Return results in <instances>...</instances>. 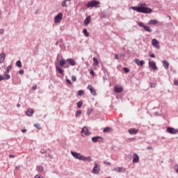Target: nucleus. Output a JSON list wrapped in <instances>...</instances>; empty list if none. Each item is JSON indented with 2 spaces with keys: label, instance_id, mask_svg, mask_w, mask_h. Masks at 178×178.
I'll return each instance as SVG.
<instances>
[{
  "label": "nucleus",
  "instance_id": "nucleus-60",
  "mask_svg": "<svg viewBox=\"0 0 178 178\" xmlns=\"http://www.w3.org/2000/svg\"><path fill=\"white\" fill-rule=\"evenodd\" d=\"M3 33H5V30H3V29H0V34H3Z\"/></svg>",
  "mask_w": 178,
  "mask_h": 178
},
{
  "label": "nucleus",
  "instance_id": "nucleus-20",
  "mask_svg": "<svg viewBox=\"0 0 178 178\" xmlns=\"http://www.w3.org/2000/svg\"><path fill=\"white\" fill-rule=\"evenodd\" d=\"M87 88L90 91V94H92V95H97V92H95V89L92 86L89 85Z\"/></svg>",
  "mask_w": 178,
  "mask_h": 178
},
{
  "label": "nucleus",
  "instance_id": "nucleus-9",
  "mask_svg": "<svg viewBox=\"0 0 178 178\" xmlns=\"http://www.w3.org/2000/svg\"><path fill=\"white\" fill-rule=\"evenodd\" d=\"M76 65H77L76 60H74V58H70L67 59V65L65 67L69 68L70 66H76Z\"/></svg>",
  "mask_w": 178,
  "mask_h": 178
},
{
  "label": "nucleus",
  "instance_id": "nucleus-11",
  "mask_svg": "<svg viewBox=\"0 0 178 178\" xmlns=\"http://www.w3.org/2000/svg\"><path fill=\"white\" fill-rule=\"evenodd\" d=\"M149 69H152V70H159L158 66H156V63L151 61V59H149Z\"/></svg>",
  "mask_w": 178,
  "mask_h": 178
},
{
  "label": "nucleus",
  "instance_id": "nucleus-34",
  "mask_svg": "<svg viewBox=\"0 0 178 178\" xmlns=\"http://www.w3.org/2000/svg\"><path fill=\"white\" fill-rule=\"evenodd\" d=\"M122 70L124 71V72L127 74V73H130V68L127 67H124L122 68Z\"/></svg>",
  "mask_w": 178,
  "mask_h": 178
},
{
  "label": "nucleus",
  "instance_id": "nucleus-44",
  "mask_svg": "<svg viewBox=\"0 0 178 178\" xmlns=\"http://www.w3.org/2000/svg\"><path fill=\"white\" fill-rule=\"evenodd\" d=\"M65 81H66L67 84H69V86H72V81L70 79H66Z\"/></svg>",
  "mask_w": 178,
  "mask_h": 178
},
{
  "label": "nucleus",
  "instance_id": "nucleus-63",
  "mask_svg": "<svg viewBox=\"0 0 178 178\" xmlns=\"http://www.w3.org/2000/svg\"><path fill=\"white\" fill-rule=\"evenodd\" d=\"M20 169V165L16 166L15 170H19Z\"/></svg>",
  "mask_w": 178,
  "mask_h": 178
},
{
  "label": "nucleus",
  "instance_id": "nucleus-39",
  "mask_svg": "<svg viewBox=\"0 0 178 178\" xmlns=\"http://www.w3.org/2000/svg\"><path fill=\"white\" fill-rule=\"evenodd\" d=\"M34 127H35L38 130H41V124L39 123H35L33 124Z\"/></svg>",
  "mask_w": 178,
  "mask_h": 178
},
{
  "label": "nucleus",
  "instance_id": "nucleus-41",
  "mask_svg": "<svg viewBox=\"0 0 178 178\" xmlns=\"http://www.w3.org/2000/svg\"><path fill=\"white\" fill-rule=\"evenodd\" d=\"M37 168H38L39 172H44V167H42V165L37 166Z\"/></svg>",
  "mask_w": 178,
  "mask_h": 178
},
{
  "label": "nucleus",
  "instance_id": "nucleus-43",
  "mask_svg": "<svg viewBox=\"0 0 178 178\" xmlns=\"http://www.w3.org/2000/svg\"><path fill=\"white\" fill-rule=\"evenodd\" d=\"M149 86H150V88H155V87L156 86V83H153V82H150Z\"/></svg>",
  "mask_w": 178,
  "mask_h": 178
},
{
  "label": "nucleus",
  "instance_id": "nucleus-48",
  "mask_svg": "<svg viewBox=\"0 0 178 178\" xmlns=\"http://www.w3.org/2000/svg\"><path fill=\"white\" fill-rule=\"evenodd\" d=\"M34 178H44V177L40 174H38L34 177Z\"/></svg>",
  "mask_w": 178,
  "mask_h": 178
},
{
  "label": "nucleus",
  "instance_id": "nucleus-2",
  "mask_svg": "<svg viewBox=\"0 0 178 178\" xmlns=\"http://www.w3.org/2000/svg\"><path fill=\"white\" fill-rule=\"evenodd\" d=\"M55 65L56 72H57L60 74H62V76H65V70L63 69H68V67H66V65H67V59L65 60V58H63V57H62V58L60 60V63L58 64V62H56Z\"/></svg>",
  "mask_w": 178,
  "mask_h": 178
},
{
  "label": "nucleus",
  "instance_id": "nucleus-32",
  "mask_svg": "<svg viewBox=\"0 0 178 178\" xmlns=\"http://www.w3.org/2000/svg\"><path fill=\"white\" fill-rule=\"evenodd\" d=\"M81 113H83V111L81 110H77L75 113V118H79V116H81Z\"/></svg>",
  "mask_w": 178,
  "mask_h": 178
},
{
  "label": "nucleus",
  "instance_id": "nucleus-56",
  "mask_svg": "<svg viewBox=\"0 0 178 178\" xmlns=\"http://www.w3.org/2000/svg\"><path fill=\"white\" fill-rule=\"evenodd\" d=\"M59 44H63V39L60 38L58 40H57Z\"/></svg>",
  "mask_w": 178,
  "mask_h": 178
},
{
  "label": "nucleus",
  "instance_id": "nucleus-36",
  "mask_svg": "<svg viewBox=\"0 0 178 178\" xmlns=\"http://www.w3.org/2000/svg\"><path fill=\"white\" fill-rule=\"evenodd\" d=\"M93 111H94L93 108H88L87 112H86V115L88 116H90V115H91V113H92Z\"/></svg>",
  "mask_w": 178,
  "mask_h": 178
},
{
  "label": "nucleus",
  "instance_id": "nucleus-61",
  "mask_svg": "<svg viewBox=\"0 0 178 178\" xmlns=\"http://www.w3.org/2000/svg\"><path fill=\"white\" fill-rule=\"evenodd\" d=\"M21 131H22V133H26L27 132V129L24 128L23 129L21 130Z\"/></svg>",
  "mask_w": 178,
  "mask_h": 178
},
{
  "label": "nucleus",
  "instance_id": "nucleus-53",
  "mask_svg": "<svg viewBox=\"0 0 178 178\" xmlns=\"http://www.w3.org/2000/svg\"><path fill=\"white\" fill-rule=\"evenodd\" d=\"M104 165H107L108 166H109V165H111V162H109V161H104Z\"/></svg>",
  "mask_w": 178,
  "mask_h": 178
},
{
  "label": "nucleus",
  "instance_id": "nucleus-19",
  "mask_svg": "<svg viewBox=\"0 0 178 178\" xmlns=\"http://www.w3.org/2000/svg\"><path fill=\"white\" fill-rule=\"evenodd\" d=\"M26 116H29V118L33 116L34 115V109L33 108H28L26 111Z\"/></svg>",
  "mask_w": 178,
  "mask_h": 178
},
{
  "label": "nucleus",
  "instance_id": "nucleus-5",
  "mask_svg": "<svg viewBox=\"0 0 178 178\" xmlns=\"http://www.w3.org/2000/svg\"><path fill=\"white\" fill-rule=\"evenodd\" d=\"M63 19V13H58L54 18V22L56 24H58V23H60L62 22V19Z\"/></svg>",
  "mask_w": 178,
  "mask_h": 178
},
{
  "label": "nucleus",
  "instance_id": "nucleus-59",
  "mask_svg": "<svg viewBox=\"0 0 178 178\" xmlns=\"http://www.w3.org/2000/svg\"><path fill=\"white\" fill-rule=\"evenodd\" d=\"M155 116H161V114H159V111H156L154 113Z\"/></svg>",
  "mask_w": 178,
  "mask_h": 178
},
{
  "label": "nucleus",
  "instance_id": "nucleus-55",
  "mask_svg": "<svg viewBox=\"0 0 178 178\" xmlns=\"http://www.w3.org/2000/svg\"><path fill=\"white\" fill-rule=\"evenodd\" d=\"M8 157L10 159H12V158H16V156L15 154H9Z\"/></svg>",
  "mask_w": 178,
  "mask_h": 178
},
{
  "label": "nucleus",
  "instance_id": "nucleus-62",
  "mask_svg": "<svg viewBox=\"0 0 178 178\" xmlns=\"http://www.w3.org/2000/svg\"><path fill=\"white\" fill-rule=\"evenodd\" d=\"M120 56V58H124V56H126V54L125 53L121 54Z\"/></svg>",
  "mask_w": 178,
  "mask_h": 178
},
{
  "label": "nucleus",
  "instance_id": "nucleus-28",
  "mask_svg": "<svg viewBox=\"0 0 178 178\" xmlns=\"http://www.w3.org/2000/svg\"><path fill=\"white\" fill-rule=\"evenodd\" d=\"M117 172H118V173H124V172H126V168H124L122 167H118Z\"/></svg>",
  "mask_w": 178,
  "mask_h": 178
},
{
  "label": "nucleus",
  "instance_id": "nucleus-25",
  "mask_svg": "<svg viewBox=\"0 0 178 178\" xmlns=\"http://www.w3.org/2000/svg\"><path fill=\"white\" fill-rule=\"evenodd\" d=\"M84 162H91V156H82V160Z\"/></svg>",
  "mask_w": 178,
  "mask_h": 178
},
{
  "label": "nucleus",
  "instance_id": "nucleus-31",
  "mask_svg": "<svg viewBox=\"0 0 178 178\" xmlns=\"http://www.w3.org/2000/svg\"><path fill=\"white\" fill-rule=\"evenodd\" d=\"M82 33L85 35V37H90V33L88 32L87 29H83Z\"/></svg>",
  "mask_w": 178,
  "mask_h": 178
},
{
  "label": "nucleus",
  "instance_id": "nucleus-10",
  "mask_svg": "<svg viewBox=\"0 0 178 178\" xmlns=\"http://www.w3.org/2000/svg\"><path fill=\"white\" fill-rule=\"evenodd\" d=\"M71 155H72L75 159H79V161H82L83 159V155L77 152L71 151Z\"/></svg>",
  "mask_w": 178,
  "mask_h": 178
},
{
  "label": "nucleus",
  "instance_id": "nucleus-7",
  "mask_svg": "<svg viewBox=\"0 0 178 178\" xmlns=\"http://www.w3.org/2000/svg\"><path fill=\"white\" fill-rule=\"evenodd\" d=\"M105 141V139L102 136H97L92 137V143H104Z\"/></svg>",
  "mask_w": 178,
  "mask_h": 178
},
{
  "label": "nucleus",
  "instance_id": "nucleus-18",
  "mask_svg": "<svg viewBox=\"0 0 178 178\" xmlns=\"http://www.w3.org/2000/svg\"><path fill=\"white\" fill-rule=\"evenodd\" d=\"M152 44L155 48H161V46H159V41H158V40H156V38H154L152 40Z\"/></svg>",
  "mask_w": 178,
  "mask_h": 178
},
{
  "label": "nucleus",
  "instance_id": "nucleus-58",
  "mask_svg": "<svg viewBox=\"0 0 178 178\" xmlns=\"http://www.w3.org/2000/svg\"><path fill=\"white\" fill-rule=\"evenodd\" d=\"M115 59H117L118 60H119V54H115Z\"/></svg>",
  "mask_w": 178,
  "mask_h": 178
},
{
  "label": "nucleus",
  "instance_id": "nucleus-6",
  "mask_svg": "<svg viewBox=\"0 0 178 178\" xmlns=\"http://www.w3.org/2000/svg\"><path fill=\"white\" fill-rule=\"evenodd\" d=\"M101 170V167H99V164L97 163V161L94 162V167L92 170V172L93 175H99V172Z\"/></svg>",
  "mask_w": 178,
  "mask_h": 178
},
{
  "label": "nucleus",
  "instance_id": "nucleus-35",
  "mask_svg": "<svg viewBox=\"0 0 178 178\" xmlns=\"http://www.w3.org/2000/svg\"><path fill=\"white\" fill-rule=\"evenodd\" d=\"M15 65L17 67H23V65H22V61L20 60H17Z\"/></svg>",
  "mask_w": 178,
  "mask_h": 178
},
{
  "label": "nucleus",
  "instance_id": "nucleus-24",
  "mask_svg": "<svg viewBox=\"0 0 178 178\" xmlns=\"http://www.w3.org/2000/svg\"><path fill=\"white\" fill-rule=\"evenodd\" d=\"M6 58V54L5 53H1L0 54V63H3V62L5 60Z\"/></svg>",
  "mask_w": 178,
  "mask_h": 178
},
{
  "label": "nucleus",
  "instance_id": "nucleus-37",
  "mask_svg": "<svg viewBox=\"0 0 178 178\" xmlns=\"http://www.w3.org/2000/svg\"><path fill=\"white\" fill-rule=\"evenodd\" d=\"M76 106L78 108V109H80V108H81V106H83V101H79L76 103Z\"/></svg>",
  "mask_w": 178,
  "mask_h": 178
},
{
  "label": "nucleus",
  "instance_id": "nucleus-23",
  "mask_svg": "<svg viewBox=\"0 0 178 178\" xmlns=\"http://www.w3.org/2000/svg\"><path fill=\"white\" fill-rule=\"evenodd\" d=\"M158 23H159V22H158V20H156V19H150L148 22L149 26H156V24H158Z\"/></svg>",
  "mask_w": 178,
  "mask_h": 178
},
{
  "label": "nucleus",
  "instance_id": "nucleus-8",
  "mask_svg": "<svg viewBox=\"0 0 178 178\" xmlns=\"http://www.w3.org/2000/svg\"><path fill=\"white\" fill-rule=\"evenodd\" d=\"M81 134L82 137H84V136L88 137V136H91V132L88 130L87 127H83L81 131Z\"/></svg>",
  "mask_w": 178,
  "mask_h": 178
},
{
  "label": "nucleus",
  "instance_id": "nucleus-29",
  "mask_svg": "<svg viewBox=\"0 0 178 178\" xmlns=\"http://www.w3.org/2000/svg\"><path fill=\"white\" fill-rule=\"evenodd\" d=\"M67 1L71 2L72 0H64V1H63L62 3H61V6L63 8H67V4H66V2H67Z\"/></svg>",
  "mask_w": 178,
  "mask_h": 178
},
{
  "label": "nucleus",
  "instance_id": "nucleus-40",
  "mask_svg": "<svg viewBox=\"0 0 178 178\" xmlns=\"http://www.w3.org/2000/svg\"><path fill=\"white\" fill-rule=\"evenodd\" d=\"M89 73H90V76H95V72H94V70H93V69L89 70Z\"/></svg>",
  "mask_w": 178,
  "mask_h": 178
},
{
  "label": "nucleus",
  "instance_id": "nucleus-15",
  "mask_svg": "<svg viewBox=\"0 0 178 178\" xmlns=\"http://www.w3.org/2000/svg\"><path fill=\"white\" fill-rule=\"evenodd\" d=\"M132 162L133 163H138L140 162V156L137 153H134Z\"/></svg>",
  "mask_w": 178,
  "mask_h": 178
},
{
  "label": "nucleus",
  "instance_id": "nucleus-26",
  "mask_svg": "<svg viewBox=\"0 0 178 178\" xmlns=\"http://www.w3.org/2000/svg\"><path fill=\"white\" fill-rule=\"evenodd\" d=\"M10 78L6 76V74H3V75H0V81H3V80H9Z\"/></svg>",
  "mask_w": 178,
  "mask_h": 178
},
{
  "label": "nucleus",
  "instance_id": "nucleus-49",
  "mask_svg": "<svg viewBox=\"0 0 178 178\" xmlns=\"http://www.w3.org/2000/svg\"><path fill=\"white\" fill-rule=\"evenodd\" d=\"M149 56L150 58H156L155 54H154V53L149 54Z\"/></svg>",
  "mask_w": 178,
  "mask_h": 178
},
{
  "label": "nucleus",
  "instance_id": "nucleus-13",
  "mask_svg": "<svg viewBox=\"0 0 178 178\" xmlns=\"http://www.w3.org/2000/svg\"><path fill=\"white\" fill-rule=\"evenodd\" d=\"M166 131L167 133H169L170 134H177L178 133V129H175L172 127H168L166 128Z\"/></svg>",
  "mask_w": 178,
  "mask_h": 178
},
{
  "label": "nucleus",
  "instance_id": "nucleus-64",
  "mask_svg": "<svg viewBox=\"0 0 178 178\" xmlns=\"http://www.w3.org/2000/svg\"><path fill=\"white\" fill-rule=\"evenodd\" d=\"M147 149H152V146H148V147H147Z\"/></svg>",
  "mask_w": 178,
  "mask_h": 178
},
{
  "label": "nucleus",
  "instance_id": "nucleus-54",
  "mask_svg": "<svg viewBox=\"0 0 178 178\" xmlns=\"http://www.w3.org/2000/svg\"><path fill=\"white\" fill-rule=\"evenodd\" d=\"M31 89H32L33 91H35V90H37V85H35V86H32Z\"/></svg>",
  "mask_w": 178,
  "mask_h": 178
},
{
  "label": "nucleus",
  "instance_id": "nucleus-17",
  "mask_svg": "<svg viewBox=\"0 0 178 178\" xmlns=\"http://www.w3.org/2000/svg\"><path fill=\"white\" fill-rule=\"evenodd\" d=\"M140 129H136V128H130L128 129V133L129 134H131V136L134 135V134H137V133H138Z\"/></svg>",
  "mask_w": 178,
  "mask_h": 178
},
{
  "label": "nucleus",
  "instance_id": "nucleus-57",
  "mask_svg": "<svg viewBox=\"0 0 178 178\" xmlns=\"http://www.w3.org/2000/svg\"><path fill=\"white\" fill-rule=\"evenodd\" d=\"M174 86H178V80H174Z\"/></svg>",
  "mask_w": 178,
  "mask_h": 178
},
{
  "label": "nucleus",
  "instance_id": "nucleus-50",
  "mask_svg": "<svg viewBox=\"0 0 178 178\" xmlns=\"http://www.w3.org/2000/svg\"><path fill=\"white\" fill-rule=\"evenodd\" d=\"M59 47L61 49H63V48H65V43H60L59 44Z\"/></svg>",
  "mask_w": 178,
  "mask_h": 178
},
{
  "label": "nucleus",
  "instance_id": "nucleus-51",
  "mask_svg": "<svg viewBox=\"0 0 178 178\" xmlns=\"http://www.w3.org/2000/svg\"><path fill=\"white\" fill-rule=\"evenodd\" d=\"M40 154H47V150H45V149H41L40 151Z\"/></svg>",
  "mask_w": 178,
  "mask_h": 178
},
{
  "label": "nucleus",
  "instance_id": "nucleus-1",
  "mask_svg": "<svg viewBox=\"0 0 178 178\" xmlns=\"http://www.w3.org/2000/svg\"><path fill=\"white\" fill-rule=\"evenodd\" d=\"M131 9L138 13H143L145 15L152 13V10L151 8L148 7L145 3H140L138 6H131Z\"/></svg>",
  "mask_w": 178,
  "mask_h": 178
},
{
  "label": "nucleus",
  "instance_id": "nucleus-46",
  "mask_svg": "<svg viewBox=\"0 0 178 178\" xmlns=\"http://www.w3.org/2000/svg\"><path fill=\"white\" fill-rule=\"evenodd\" d=\"M174 169H175L176 173L178 174V164H176L174 165Z\"/></svg>",
  "mask_w": 178,
  "mask_h": 178
},
{
  "label": "nucleus",
  "instance_id": "nucleus-14",
  "mask_svg": "<svg viewBox=\"0 0 178 178\" xmlns=\"http://www.w3.org/2000/svg\"><path fill=\"white\" fill-rule=\"evenodd\" d=\"M134 62L137 65V66H140V67L145 65V61H144V60H140L138 58H135Z\"/></svg>",
  "mask_w": 178,
  "mask_h": 178
},
{
  "label": "nucleus",
  "instance_id": "nucleus-27",
  "mask_svg": "<svg viewBox=\"0 0 178 178\" xmlns=\"http://www.w3.org/2000/svg\"><path fill=\"white\" fill-rule=\"evenodd\" d=\"M98 65H99V61H98V58H97V57H94L92 66H98Z\"/></svg>",
  "mask_w": 178,
  "mask_h": 178
},
{
  "label": "nucleus",
  "instance_id": "nucleus-30",
  "mask_svg": "<svg viewBox=\"0 0 178 178\" xmlns=\"http://www.w3.org/2000/svg\"><path fill=\"white\" fill-rule=\"evenodd\" d=\"M111 130H112V128L111 127H106L103 129V133H111Z\"/></svg>",
  "mask_w": 178,
  "mask_h": 178
},
{
  "label": "nucleus",
  "instance_id": "nucleus-42",
  "mask_svg": "<svg viewBox=\"0 0 178 178\" xmlns=\"http://www.w3.org/2000/svg\"><path fill=\"white\" fill-rule=\"evenodd\" d=\"M106 17V14L105 13H101L100 19H105Z\"/></svg>",
  "mask_w": 178,
  "mask_h": 178
},
{
  "label": "nucleus",
  "instance_id": "nucleus-47",
  "mask_svg": "<svg viewBox=\"0 0 178 178\" xmlns=\"http://www.w3.org/2000/svg\"><path fill=\"white\" fill-rule=\"evenodd\" d=\"M102 78L104 83H105L106 80H108V78H106V74H104Z\"/></svg>",
  "mask_w": 178,
  "mask_h": 178
},
{
  "label": "nucleus",
  "instance_id": "nucleus-33",
  "mask_svg": "<svg viewBox=\"0 0 178 178\" xmlns=\"http://www.w3.org/2000/svg\"><path fill=\"white\" fill-rule=\"evenodd\" d=\"M84 94H85V92H84V90H79L77 92V95L79 97H83V95H84Z\"/></svg>",
  "mask_w": 178,
  "mask_h": 178
},
{
  "label": "nucleus",
  "instance_id": "nucleus-4",
  "mask_svg": "<svg viewBox=\"0 0 178 178\" xmlns=\"http://www.w3.org/2000/svg\"><path fill=\"white\" fill-rule=\"evenodd\" d=\"M137 24L140 28L143 29L145 31H147V33H151L152 31V29H151L149 26L145 25V24H144L143 22H137Z\"/></svg>",
  "mask_w": 178,
  "mask_h": 178
},
{
  "label": "nucleus",
  "instance_id": "nucleus-52",
  "mask_svg": "<svg viewBox=\"0 0 178 178\" xmlns=\"http://www.w3.org/2000/svg\"><path fill=\"white\" fill-rule=\"evenodd\" d=\"M19 74H24V70H20L19 72H18Z\"/></svg>",
  "mask_w": 178,
  "mask_h": 178
},
{
  "label": "nucleus",
  "instance_id": "nucleus-12",
  "mask_svg": "<svg viewBox=\"0 0 178 178\" xmlns=\"http://www.w3.org/2000/svg\"><path fill=\"white\" fill-rule=\"evenodd\" d=\"M123 86L120 85H115L113 88V92L116 94H120V92H123Z\"/></svg>",
  "mask_w": 178,
  "mask_h": 178
},
{
  "label": "nucleus",
  "instance_id": "nucleus-22",
  "mask_svg": "<svg viewBox=\"0 0 178 178\" xmlns=\"http://www.w3.org/2000/svg\"><path fill=\"white\" fill-rule=\"evenodd\" d=\"M162 63H163V66L165 69V70H168V69H169V66H170V63H169L168 62V60H163L162 61Z\"/></svg>",
  "mask_w": 178,
  "mask_h": 178
},
{
  "label": "nucleus",
  "instance_id": "nucleus-3",
  "mask_svg": "<svg viewBox=\"0 0 178 178\" xmlns=\"http://www.w3.org/2000/svg\"><path fill=\"white\" fill-rule=\"evenodd\" d=\"M101 2H99V1L97 0H92L90 1H88L86 3V8L88 9H90V8H95L96 9H98V8L100 7Z\"/></svg>",
  "mask_w": 178,
  "mask_h": 178
},
{
  "label": "nucleus",
  "instance_id": "nucleus-16",
  "mask_svg": "<svg viewBox=\"0 0 178 178\" xmlns=\"http://www.w3.org/2000/svg\"><path fill=\"white\" fill-rule=\"evenodd\" d=\"M91 23V15H88L86 17V19L83 21V26H85V27H87V26H88V24H90Z\"/></svg>",
  "mask_w": 178,
  "mask_h": 178
},
{
  "label": "nucleus",
  "instance_id": "nucleus-45",
  "mask_svg": "<svg viewBox=\"0 0 178 178\" xmlns=\"http://www.w3.org/2000/svg\"><path fill=\"white\" fill-rule=\"evenodd\" d=\"M71 80H72V81H77V77L74 75L71 77Z\"/></svg>",
  "mask_w": 178,
  "mask_h": 178
},
{
  "label": "nucleus",
  "instance_id": "nucleus-21",
  "mask_svg": "<svg viewBox=\"0 0 178 178\" xmlns=\"http://www.w3.org/2000/svg\"><path fill=\"white\" fill-rule=\"evenodd\" d=\"M11 70H12V65H8L6 67V72H4V74L6 75V77H8L10 79V76L9 75V73L10 72Z\"/></svg>",
  "mask_w": 178,
  "mask_h": 178
},
{
  "label": "nucleus",
  "instance_id": "nucleus-38",
  "mask_svg": "<svg viewBox=\"0 0 178 178\" xmlns=\"http://www.w3.org/2000/svg\"><path fill=\"white\" fill-rule=\"evenodd\" d=\"M102 70L104 72V74H106L108 72V68L104 66V65H102Z\"/></svg>",
  "mask_w": 178,
  "mask_h": 178
}]
</instances>
